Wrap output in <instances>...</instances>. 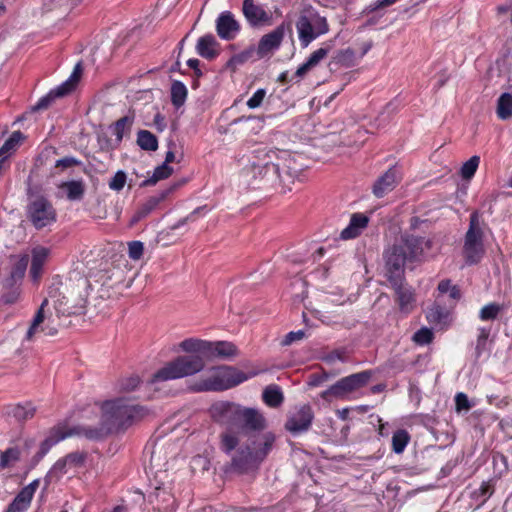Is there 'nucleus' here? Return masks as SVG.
<instances>
[{
	"mask_svg": "<svg viewBox=\"0 0 512 512\" xmlns=\"http://www.w3.org/2000/svg\"><path fill=\"white\" fill-rule=\"evenodd\" d=\"M214 422L224 427L219 435L222 452L231 455L229 470L240 474L257 469L272 451L276 436L266 431L267 420L255 408L229 401L210 407Z\"/></svg>",
	"mask_w": 512,
	"mask_h": 512,
	"instance_id": "1",
	"label": "nucleus"
},
{
	"mask_svg": "<svg viewBox=\"0 0 512 512\" xmlns=\"http://www.w3.org/2000/svg\"><path fill=\"white\" fill-rule=\"evenodd\" d=\"M101 412L100 423L97 426L81 424L68 429L66 425L58 424L53 427L33 457V464L36 465L51 447L67 437L79 436L98 441L109 434L124 432L145 417L148 414V409L131 398L119 397L103 402Z\"/></svg>",
	"mask_w": 512,
	"mask_h": 512,
	"instance_id": "2",
	"label": "nucleus"
},
{
	"mask_svg": "<svg viewBox=\"0 0 512 512\" xmlns=\"http://www.w3.org/2000/svg\"><path fill=\"white\" fill-rule=\"evenodd\" d=\"M299 168L286 151L259 149L247 159L241 170L243 182L255 186L261 180L282 186V192L291 191V185L298 176Z\"/></svg>",
	"mask_w": 512,
	"mask_h": 512,
	"instance_id": "3",
	"label": "nucleus"
},
{
	"mask_svg": "<svg viewBox=\"0 0 512 512\" xmlns=\"http://www.w3.org/2000/svg\"><path fill=\"white\" fill-rule=\"evenodd\" d=\"M186 355H180L167 362L151 377V383L176 380L201 372L205 367V360L209 359L210 341L197 338H187L179 343Z\"/></svg>",
	"mask_w": 512,
	"mask_h": 512,
	"instance_id": "4",
	"label": "nucleus"
},
{
	"mask_svg": "<svg viewBox=\"0 0 512 512\" xmlns=\"http://www.w3.org/2000/svg\"><path fill=\"white\" fill-rule=\"evenodd\" d=\"M429 241L423 237L404 234L383 252L385 277L388 281L405 278V264L419 262Z\"/></svg>",
	"mask_w": 512,
	"mask_h": 512,
	"instance_id": "5",
	"label": "nucleus"
},
{
	"mask_svg": "<svg viewBox=\"0 0 512 512\" xmlns=\"http://www.w3.org/2000/svg\"><path fill=\"white\" fill-rule=\"evenodd\" d=\"M27 195L26 217L35 229L41 230L56 222V210L44 195L34 193L31 188Z\"/></svg>",
	"mask_w": 512,
	"mask_h": 512,
	"instance_id": "6",
	"label": "nucleus"
},
{
	"mask_svg": "<svg viewBox=\"0 0 512 512\" xmlns=\"http://www.w3.org/2000/svg\"><path fill=\"white\" fill-rule=\"evenodd\" d=\"M478 211L470 215L469 228L465 235L463 252L466 262L470 265L478 263L484 254L483 221Z\"/></svg>",
	"mask_w": 512,
	"mask_h": 512,
	"instance_id": "7",
	"label": "nucleus"
},
{
	"mask_svg": "<svg viewBox=\"0 0 512 512\" xmlns=\"http://www.w3.org/2000/svg\"><path fill=\"white\" fill-rule=\"evenodd\" d=\"M248 376L237 368L224 366L214 375L199 381L197 391H224L246 381Z\"/></svg>",
	"mask_w": 512,
	"mask_h": 512,
	"instance_id": "8",
	"label": "nucleus"
},
{
	"mask_svg": "<svg viewBox=\"0 0 512 512\" xmlns=\"http://www.w3.org/2000/svg\"><path fill=\"white\" fill-rule=\"evenodd\" d=\"M372 371L365 370L359 373L351 374L338 380L335 384L321 393V397L326 401H331L333 398H343L348 393L356 391L370 381Z\"/></svg>",
	"mask_w": 512,
	"mask_h": 512,
	"instance_id": "9",
	"label": "nucleus"
},
{
	"mask_svg": "<svg viewBox=\"0 0 512 512\" xmlns=\"http://www.w3.org/2000/svg\"><path fill=\"white\" fill-rule=\"evenodd\" d=\"M242 13L251 28L259 29L272 25L273 16L254 0H244Z\"/></svg>",
	"mask_w": 512,
	"mask_h": 512,
	"instance_id": "10",
	"label": "nucleus"
},
{
	"mask_svg": "<svg viewBox=\"0 0 512 512\" xmlns=\"http://www.w3.org/2000/svg\"><path fill=\"white\" fill-rule=\"evenodd\" d=\"M314 413L310 405L305 404L291 412L285 423V429L293 435L306 432L310 429Z\"/></svg>",
	"mask_w": 512,
	"mask_h": 512,
	"instance_id": "11",
	"label": "nucleus"
},
{
	"mask_svg": "<svg viewBox=\"0 0 512 512\" xmlns=\"http://www.w3.org/2000/svg\"><path fill=\"white\" fill-rule=\"evenodd\" d=\"M286 27L290 28V24L281 23L271 32L264 34L256 48L257 50V59H262L274 51H276L280 46L284 39Z\"/></svg>",
	"mask_w": 512,
	"mask_h": 512,
	"instance_id": "12",
	"label": "nucleus"
},
{
	"mask_svg": "<svg viewBox=\"0 0 512 512\" xmlns=\"http://www.w3.org/2000/svg\"><path fill=\"white\" fill-rule=\"evenodd\" d=\"M389 283L394 289L395 302L398 304L400 311L404 313L412 311L415 303L414 290L405 283V278L390 280Z\"/></svg>",
	"mask_w": 512,
	"mask_h": 512,
	"instance_id": "13",
	"label": "nucleus"
},
{
	"mask_svg": "<svg viewBox=\"0 0 512 512\" xmlns=\"http://www.w3.org/2000/svg\"><path fill=\"white\" fill-rule=\"evenodd\" d=\"M400 181V170L396 166H392L376 179L372 186V192L377 198H382L394 190Z\"/></svg>",
	"mask_w": 512,
	"mask_h": 512,
	"instance_id": "14",
	"label": "nucleus"
},
{
	"mask_svg": "<svg viewBox=\"0 0 512 512\" xmlns=\"http://www.w3.org/2000/svg\"><path fill=\"white\" fill-rule=\"evenodd\" d=\"M240 23L235 19L230 11H224L216 19L217 35L226 41L233 40L240 32Z\"/></svg>",
	"mask_w": 512,
	"mask_h": 512,
	"instance_id": "15",
	"label": "nucleus"
},
{
	"mask_svg": "<svg viewBox=\"0 0 512 512\" xmlns=\"http://www.w3.org/2000/svg\"><path fill=\"white\" fill-rule=\"evenodd\" d=\"M180 185L181 183H174L170 185L168 188L160 191L158 194L148 198L146 202H144L135 212L131 219V223H137L141 219L148 216L159 205L160 202L165 200L168 197V195L174 192Z\"/></svg>",
	"mask_w": 512,
	"mask_h": 512,
	"instance_id": "16",
	"label": "nucleus"
},
{
	"mask_svg": "<svg viewBox=\"0 0 512 512\" xmlns=\"http://www.w3.org/2000/svg\"><path fill=\"white\" fill-rule=\"evenodd\" d=\"M311 13L309 12V8L304 9L297 22L296 28L298 31V36L300 43L303 47H307L313 40H315V31L313 30Z\"/></svg>",
	"mask_w": 512,
	"mask_h": 512,
	"instance_id": "17",
	"label": "nucleus"
},
{
	"mask_svg": "<svg viewBox=\"0 0 512 512\" xmlns=\"http://www.w3.org/2000/svg\"><path fill=\"white\" fill-rule=\"evenodd\" d=\"M220 44L212 34H206L200 37L196 44L197 53L207 59L213 60L219 55Z\"/></svg>",
	"mask_w": 512,
	"mask_h": 512,
	"instance_id": "18",
	"label": "nucleus"
},
{
	"mask_svg": "<svg viewBox=\"0 0 512 512\" xmlns=\"http://www.w3.org/2000/svg\"><path fill=\"white\" fill-rule=\"evenodd\" d=\"M369 218L362 213H354L350 218L349 225L340 233L343 240L354 239L367 227Z\"/></svg>",
	"mask_w": 512,
	"mask_h": 512,
	"instance_id": "19",
	"label": "nucleus"
},
{
	"mask_svg": "<svg viewBox=\"0 0 512 512\" xmlns=\"http://www.w3.org/2000/svg\"><path fill=\"white\" fill-rule=\"evenodd\" d=\"M49 253V249L42 246H38L32 250L30 276L34 282H37L41 277L43 266Z\"/></svg>",
	"mask_w": 512,
	"mask_h": 512,
	"instance_id": "20",
	"label": "nucleus"
},
{
	"mask_svg": "<svg viewBox=\"0 0 512 512\" xmlns=\"http://www.w3.org/2000/svg\"><path fill=\"white\" fill-rule=\"evenodd\" d=\"M238 355L237 347L228 341H210L209 358H229Z\"/></svg>",
	"mask_w": 512,
	"mask_h": 512,
	"instance_id": "21",
	"label": "nucleus"
},
{
	"mask_svg": "<svg viewBox=\"0 0 512 512\" xmlns=\"http://www.w3.org/2000/svg\"><path fill=\"white\" fill-rule=\"evenodd\" d=\"M54 309L58 317L80 315L84 313L85 305H71L68 298L61 296L54 302Z\"/></svg>",
	"mask_w": 512,
	"mask_h": 512,
	"instance_id": "22",
	"label": "nucleus"
},
{
	"mask_svg": "<svg viewBox=\"0 0 512 512\" xmlns=\"http://www.w3.org/2000/svg\"><path fill=\"white\" fill-rule=\"evenodd\" d=\"M329 51H330V46L321 47V48L317 49L316 51H314L309 56L307 61L305 63H303L301 66H299V68L295 72V76L296 77L304 76L310 69H312L313 67L318 65L319 62L321 60H323L328 55Z\"/></svg>",
	"mask_w": 512,
	"mask_h": 512,
	"instance_id": "23",
	"label": "nucleus"
},
{
	"mask_svg": "<svg viewBox=\"0 0 512 512\" xmlns=\"http://www.w3.org/2000/svg\"><path fill=\"white\" fill-rule=\"evenodd\" d=\"M35 411L36 409L31 403H26L25 405L17 404L9 406L7 407L6 413L14 417L16 421L23 422L32 418Z\"/></svg>",
	"mask_w": 512,
	"mask_h": 512,
	"instance_id": "24",
	"label": "nucleus"
},
{
	"mask_svg": "<svg viewBox=\"0 0 512 512\" xmlns=\"http://www.w3.org/2000/svg\"><path fill=\"white\" fill-rule=\"evenodd\" d=\"M357 58L356 52L348 47L338 50L329 65H340L347 68L353 67L357 64Z\"/></svg>",
	"mask_w": 512,
	"mask_h": 512,
	"instance_id": "25",
	"label": "nucleus"
},
{
	"mask_svg": "<svg viewBox=\"0 0 512 512\" xmlns=\"http://www.w3.org/2000/svg\"><path fill=\"white\" fill-rule=\"evenodd\" d=\"M60 188L66 191L67 199L70 201L81 200L85 193V186L82 181L63 182Z\"/></svg>",
	"mask_w": 512,
	"mask_h": 512,
	"instance_id": "26",
	"label": "nucleus"
},
{
	"mask_svg": "<svg viewBox=\"0 0 512 512\" xmlns=\"http://www.w3.org/2000/svg\"><path fill=\"white\" fill-rule=\"evenodd\" d=\"M263 401L270 407L276 408L284 401L281 389L277 385L267 386L262 394Z\"/></svg>",
	"mask_w": 512,
	"mask_h": 512,
	"instance_id": "27",
	"label": "nucleus"
},
{
	"mask_svg": "<svg viewBox=\"0 0 512 512\" xmlns=\"http://www.w3.org/2000/svg\"><path fill=\"white\" fill-rule=\"evenodd\" d=\"M48 305V299H44L41 303L40 307L38 308L30 327L26 333L25 339L28 341H31L33 339V336L36 332H38L39 327L41 324H43L44 320L46 319L45 314V307Z\"/></svg>",
	"mask_w": 512,
	"mask_h": 512,
	"instance_id": "28",
	"label": "nucleus"
},
{
	"mask_svg": "<svg viewBox=\"0 0 512 512\" xmlns=\"http://www.w3.org/2000/svg\"><path fill=\"white\" fill-rule=\"evenodd\" d=\"M257 56V50L255 46L251 45L247 49L242 52L233 55L227 62L226 66L235 70L239 65L246 63L247 61L253 59L254 56Z\"/></svg>",
	"mask_w": 512,
	"mask_h": 512,
	"instance_id": "29",
	"label": "nucleus"
},
{
	"mask_svg": "<svg viewBox=\"0 0 512 512\" xmlns=\"http://www.w3.org/2000/svg\"><path fill=\"white\" fill-rule=\"evenodd\" d=\"M137 144L146 151H156L158 148V139L148 130H140L137 134Z\"/></svg>",
	"mask_w": 512,
	"mask_h": 512,
	"instance_id": "30",
	"label": "nucleus"
},
{
	"mask_svg": "<svg viewBox=\"0 0 512 512\" xmlns=\"http://www.w3.org/2000/svg\"><path fill=\"white\" fill-rule=\"evenodd\" d=\"M187 88L181 81H174L171 85V102L174 107L180 108L186 101Z\"/></svg>",
	"mask_w": 512,
	"mask_h": 512,
	"instance_id": "31",
	"label": "nucleus"
},
{
	"mask_svg": "<svg viewBox=\"0 0 512 512\" xmlns=\"http://www.w3.org/2000/svg\"><path fill=\"white\" fill-rule=\"evenodd\" d=\"M497 115L500 119L506 120L512 116V94L503 93L497 104Z\"/></svg>",
	"mask_w": 512,
	"mask_h": 512,
	"instance_id": "32",
	"label": "nucleus"
},
{
	"mask_svg": "<svg viewBox=\"0 0 512 512\" xmlns=\"http://www.w3.org/2000/svg\"><path fill=\"white\" fill-rule=\"evenodd\" d=\"M66 96L65 93L59 88L51 90L47 95L43 96L38 102L31 108L33 112L47 109L52 102L57 99Z\"/></svg>",
	"mask_w": 512,
	"mask_h": 512,
	"instance_id": "33",
	"label": "nucleus"
},
{
	"mask_svg": "<svg viewBox=\"0 0 512 512\" xmlns=\"http://www.w3.org/2000/svg\"><path fill=\"white\" fill-rule=\"evenodd\" d=\"M28 263L29 256L27 254H24L16 259L10 272L11 281L16 282L24 277Z\"/></svg>",
	"mask_w": 512,
	"mask_h": 512,
	"instance_id": "34",
	"label": "nucleus"
},
{
	"mask_svg": "<svg viewBox=\"0 0 512 512\" xmlns=\"http://www.w3.org/2000/svg\"><path fill=\"white\" fill-rule=\"evenodd\" d=\"M173 173V169L166 164L155 168L153 175L141 183L142 187L155 185L158 181L168 178Z\"/></svg>",
	"mask_w": 512,
	"mask_h": 512,
	"instance_id": "35",
	"label": "nucleus"
},
{
	"mask_svg": "<svg viewBox=\"0 0 512 512\" xmlns=\"http://www.w3.org/2000/svg\"><path fill=\"white\" fill-rule=\"evenodd\" d=\"M491 329L489 327H480L475 345V358L479 359L484 352L488 351V338Z\"/></svg>",
	"mask_w": 512,
	"mask_h": 512,
	"instance_id": "36",
	"label": "nucleus"
},
{
	"mask_svg": "<svg viewBox=\"0 0 512 512\" xmlns=\"http://www.w3.org/2000/svg\"><path fill=\"white\" fill-rule=\"evenodd\" d=\"M309 8V12L311 13V18H313V21H312V25H313V30L315 31V39L322 35V34H325L329 31V25L327 23V20L325 17L321 16L315 9H313L312 7H308Z\"/></svg>",
	"mask_w": 512,
	"mask_h": 512,
	"instance_id": "37",
	"label": "nucleus"
},
{
	"mask_svg": "<svg viewBox=\"0 0 512 512\" xmlns=\"http://www.w3.org/2000/svg\"><path fill=\"white\" fill-rule=\"evenodd\" d=\"M23 139L24 135L21 131H14L0 147V157H5L11 151H14Z\"/></svg>",
	"mask_w": 512,
	"mask_h": 512,
	"instance_id": "38",
	"label": "nucleus"
},
{
	"mask_svg": "<svg viewBox=\"0 0 512 512\" xmlns=\"http://www.w3.org/2000/svg\"><path fill=\"white\" fill-rule=\"evenodd\" d=\"M410 440L409 433L404 429L397 430L392 436V449L395 453L400 454L404 451Z\"/></svg>",
	"mask_w": 512,
	"mask_h": 512,
	"instance_id": "39",
	"label": "nucleus"
},
{
	"mask_svg": "<svg viewBox=\"0 0 512 512\" xmlns=\"http://www.w3.org/2000/svg\"><path fill=\"white\" fill-rule=\"evenodd\" d=\"M20 458V450L18 447H11L4 452L0 451V470L10 467Z\"/></svg>",
	"mask_w": 512,
	"mask_h": 512,
	"instance_id": "40",
	"label": "nucleus"
},
{
	"mask_svg": "<svg viewBox=\"0 0 512 512\" xmlns=\"http://www.w3.org/2000/svg\"><path fill=\"white\" fill-rule=\"evenodd\" d=\"M134 121V117L130 115H126L117 120L113 125V133L116 135V139L118 142H121L123 139V135L125 130H130Z\"/></svg>",
	"mask_w": 512,
	"mask_h": 512,
	"instance_id": "41",
	"label": "nucleus"
},
{
	"mask_svg": "<svg viewBox=\"0 0 512 512\" xmlns=\"http://www.w3.org/2000/svg\"><path fill=\"white\" fill-rule=\"evenodd\" d=\"M82 73V65L81 63H77L74 67V70L70 77L58 87L65 93V95L69 94L76 86L77 82L80 79Z\"/></svg>",
	"mask_w": 512,
	"mask_h": 512,
	"instance_id": "42",
	"label": "nucleus"
},
{
	"mask_svg": "<svg viewBox=\"0 0 512 512\" xmlns=\"http://www.w3.org/2000/svg\"><path fill=\"white\" fill-rule=\"evenodd\" d=\"M480 163V157L477 155L472 156L468 161H466L460 170L461 177L465 180L471 179Z\"/></svg>",
	"mask_w": 512,
	"mask_h": 512,
	"instance_id": "43",
	"label": "nucleus"
},
{
	"mask_svg": "<svg viewBox=\"0 0 512 512\" xmlns=\"http://www.w3.org/2000/svg\"><path fill=\"white\" fill-rule=\"evenodd\" d=\"M501 311V306L497 303H489L482 307L479 313V317L483 321L494 320L497 318L499 312Z\"/></svg>",
	"mask_w": 512,
	"mask_h": 512,
	"instance_id": "44",
	"label": "nucleus"
},
{
	"mask_svg": "<svg viewBox=\"0 0 512 512\" xmlns=\"http://www.w3.org/2000/svg\"><path fill=\"white\" fill-rule=\"evenodd\" d=\"M447 316V310L439 303H435L427 313V319L430 322H441Z\"/></svg>",
	"mask_w": 512,
	"mask_h": 512,
	"instance_id": "45",
	"label": "nucleus"
},
{
	"mask_svg": "<svg viewBox=\"0 0 512 512\" xmlns=\"http://www.w3.org/2000/svg\"><path fill=\"white\" fill-rule=\"evenodd\" d=\"M412 339L419 345L429 344L433 339V332L431 329L423 327L414 333Z\"/></svg>",
	"mask_w": 512,
	"mask_h": 512,
	"instance_id": "46",
	"label": "nucleus"
},
{
	"mask_svg": "<svg viewBox=\"0 0 512 512\" xmlns=\"http://www.w3.org/2000/svg\"><path fill=\"white\" fill-rule=\"evenodd\" d=\"M494 493V487L490 482H483L478 490L474 491V496L482 498L481 504H484L486 500Z\"/></svg>",
	"mask_w": 512,
	"mask_h": 512,
	"instance_id": "47",
	"label": "nucleus"
},
{
	"mask_svg": "<svg viewBox=\"0 0 512 512\" xmlns=\"http://www.w3.org/2000/svg\"><path fill=\"white\" fill-rule=\"evenodd\" d=\"M144 252V245L141 241H131L128 243V255L132 260H139Z\"/></svg>",
	"mask_w": 512,
	"mask_h": 512,
	"instance_id": "48",
	"label": "nucleus"
},
{
	"mask_svg": "<svg viewBox=\"0 0 512 512\" xmlns=\"http://www.w3.org/2000/svg\"><path fill=\"white\" fill-rule=\"evenodd\" d=\"M68 466L80 467L84 464L86 459V453L75 451L65 456Z\"/></svg>",
	"mask_w": 512,
	"mask_h": 512,
	"instance_id": "49",
	"label": "nucleus"
},
{
	"mask_svg": "<svg viewBox=\"0 0 512 512\" xmlns=\"http://www.w3.org/2000/svg\"><path fill=\"white\" fill-rule=\"evenodd\" d=\"M126 174L124 171L119 170L115 173L113 178L109 182V188L114 191H120L123 189L126 183Z\"/></svg>",
	"mask_w": 512,
	"mask_h": 512,
	"instance_id": "50",
	"label": "nucleus"
},
{
	"mask_svg": "<svg viewBox=\"0 0 512 512\" xmlns=\"http://www.w3.org/2000/svg\"><path fill=\"white\" fill-rule=\"evenodd\" d=\"M456 411H468L471 408V404L466 394L460 392L455 396Z\"/></svg>",
	"mask_w": 512,
	"mask_h": 512,
	"instance_id": "51",
	"label": "nucleus"
},
{
	"mask_svg": "<svg viewBox=\"0 0 512 512\" xmlns=\"http://www.w3.org/2000/svg\"><path fill=\"white\" fill-rule=\"evenodd\" d=\"M139 383L140 379L138 376H131L121 381L120 389L121 391L130 392L136 389Z\"/></svg>",
	"mask_w": 512,
	"mask_h": 512,
	"instance_id": "52",
	"label": "nucleus"
},
{
	"mask_svg": "<svg viewBox=\"0 0 512 512\" xmlns=\"http://www.w3.org/2000/svg\"><path fill=\"white\" fill-rule=\"evenodd\" d=\"M265 95L266 91L264 89H258L247 101V106L251 109L259 107L262 104Z\"/></svg>",
	"mask_w": 512,
	"mask_h": 512,
	"instance_id": "53",
	"label": "nucleus"
},
{
	"mask_svg": "<svg viewBox=\"0 0 512 512\" xmlns=\"http://www.w3.org/2000/svg\"><path fill=\"white\" fill-rule=\"evenodd\" d=\"M19 296H20L19 289L18 288H12L9 291L5 292L1 296V302L3 304L11 305V304H14V303H16L18 301Z\"/></svg>",
	"mask_w": 512,
	"mask_h": 512,
	"instance_id": "54",
	"label": "nucleus"
},
{
	"mask_svg": "<svg viewBox=\"0 0 512 512\" xmlns=\"http://www.w3.org/2000/svg\"><path fill=\"white\" fill-rule=\"evenodd\" d=\"M305 336V332L303 330L291 331L282 340L281 344L283 346L291 345L293 342L303 339Z\"/></svg>",
	"mask_w": 512,
	"mask_h": 512,
	"instance_id": "55",
	"label": "nucleus"
},
{
	"mask_svg": "<svg viewBox=\"0 0 512 512\" xmlns=\"http://www.w3.org/2000/svg\"><path fill=\"white\" fill-rule=\"evenodd\" d=\"M204 208L203 207H198L196 208L193 212H191L188 216L180 219L176 224H174L171 229L172 230H175V229H178L180 228L181 226L185 225L186 223L188 222H193L195 221L196 219V215L200 213V211H202Z\"/></svg>",
	"mask_w": 512,
	"mask_h": 512,
	"instance_id": "56",
	"label": "nucleus"
},
{
	"mask_svg": "<svg viewBox=\"0 0 512 512\" xmlns=\"http://www.w3.org/2000/svg\"><path fill=\"white\" fill-rule=\"evenodd\" d=\"M80 165V161L74 157H64L56 161V167H60L62 169L70 168L73 166Z\"/></svg>",
	"mask_w": 512,
	"mask_h": 512,
	"instance_id": "57",
	"label": "nucleus"
},
{
	"mask_svg": "<svg viewBox=\"0 0 512 512\" xmlns=\"http://www.w3.org/2000/svg\"><path fill=\"white\" fill-rule=\"evenodd\" d=\"M30 490L31 489L28 490L26 487H24L15 497L18 500V502H22V503H24V505H26L28 507L33 498V494L31 493Z\"/></svg>",
	"mask_w": 512,
	"mask_h": 512,
	"instance_id": "58",
	"label": "nucleus"
},
{
	"mask_svg": "<svg viewBox=\"0 0 512 512\" xmlns=\"http://www.w3.org/2000/svg\"><path fill=\"white\" fill-rule=\"evenodd\" d=\"M67 461L64 458L62 459H59L54 465L53 467L51 468L49 474L52 475V474H56V473H59V474H64L66 473V466H67Z\"/></svg>",
	"mask_w": 512,
	"mask_h": 512,
	"instance_id": "59",
	"label": "nucleus"
},
{
	"mask_svg": "<svg viewBox=\"0 0 512 512\" xmlns=\"http://www.w3.org/2000/svg\"><path fill=\"white\" fill-rule=\"evenodd\" d=\"M28 506L22 502H18L16 498L9 504L6 512H25Z\"/></svg>",
	"mask_w": 512,
	"mask_h": 512,
	"instance_id": "60",
	"label": "nucleus"
},
{
	"mask_svg": "<svg viewBox=\"0 0 512 512\" xmlns=\"http://www.w3.org/2000/svg\"><path fill=\"white\" fill-rule=\"evenodd\" d=\"M328 376L326 374L318 375L312 374L309 379V385L312 387H316L321 385L324 381H326Z\"/></svg>",
	"mask_w": 512,
	"mask_h": 512,
	"instance_id": "61",
	"label": "nucleus"
},
{
	"mask_svg": "<svg viewBox=\"0 0 512 512\" xmlns=\"http://www.w3.org/2000/svg\"><path fill=\"white\" fill-rule=\"evenodd\" d=\"M154 125L158 131H160V132L164 131V129L166 128L165 117L162 114L157 113L154 116Z\"/></svg>",
	"mask_w": 512,
	"mask_h": 512,
	"instance_id": "62",
	"label": "nucleus"
},
{
	"mask_svg": "<svg viewBox=\"0 0 512 512\" xmlns=\"http://www.w3.org/2000/svg\"><path fill=\"white\" fill-rule=\"evenodd\" d=\"M199 64H200V61L196 58H192V59H189L187 61V65L194 70V74L197 76V77H201L202 76V72L201 70L199 69Z\"/></svg>",
	"mask_w": 512,
	"mask_h": 512,
	"instance_id": "63",
	"label": "nucleus"
},
{
	"mask_svg": "<svg viewBox=\"0 0 512 512\" xmlns=\"http://www.w3.org/2000/svg\"><path fill=\"white\" fill-rule=\"evenodd\" d=\"M448 293L453 303H456L461 298V291L457 285H453Z\"/></svg>",
	"mask_w": 512,
	"mask_h": 512,
	"instance_id": "64",
	"label": "nucleus"
}]
</instances>
